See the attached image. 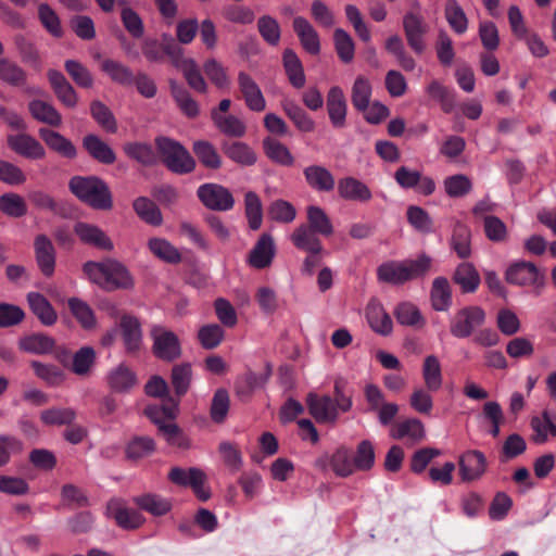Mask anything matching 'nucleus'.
<instances>
[{
    "label": "nucleus",
    "instance_id": "obj_14",
    "mask_svg": "<svg viewBox=\"0 0 556 556\" xmlns=\"http://www.w3.org/2000/svg\"><path fill=\"white\" fill-rule=\"evenodd\" d=\"M237 81L245 106L252 112H263L266 109V100L254 78L241 71L238 73Z\"/></svg>",
    "mask_w": 556,
    "mask_h": 556
},
{
    "label": "nucleus",
    "instance_id": "obj_22",
    "mask_svg": "<svg viewBox=\"0 0 556 556\" xmlns=\"http://www.w3.org/2000/svg\"><path fill=\"white\" fill-rule=\"evenodd\" d=\"M35 257L41 273L50 277L55 267V250L51 240L46 235H39L34 241Z\"/></svg>",
    "mask_w": 556,
    "mask_h": 556
},
{
    "label": "nucleus",
    "instance_id": "obj_20",
    "mask_svg": "<svg viewBox=\"0 0 556 556\" xmlns=\"http://www.w3.org/2000/svg\"><path fill=\"white\" fill-rule=\"evenodd\" d=\"M337 190L339 197L345 201L368 202L372 198L369 187L352 176L340 178Z\"/></svg>",
    "mask_w": 556,
    "mask_h": 556
},
{
    "label": "nucleus",
    "instance_id": "obj_41",
    "mask_svg": "<svg viewBox=\"0 0 556 556\" xmlns=\"http://www.w3.org/2000/svg\"><path fill=\"white\" fill-rule=\"evenodd\" d=\"M132 208L138 217L151 226H161L163 216L157 205L147 197H139L134 200Z\"/></svg>",
    "mask_w": 556,
    "mask_h": 556
},
{
    "label": "nucleus",
    "instance_id": "obj_15",
    "mask_svg": "<svg viewBox=\"0 0 556 556\" xmlns=\"http://www.w3.org/2000/svg\"><path fill=\"white\" fill-rule=\"evenodd\" d=\"M306 405L312 417L319 424H334L338 419L337 405L328 395L311 392L306 396Z\"/></svg>",
    "mask_w": 556,
    "mask_h": 556
},
{
    "label": "nucleus",
    "instance_id": "obj_62",
    "mask_svg": "<svg viewBox=\"0 0 556 556\" xmlns=\"http://www.w3.org/2000/svg\"><path fill=\"white\" fill-rule=\"evenodd\" d=\"M0 211L7 216L18 218L26 214L25 200L17 193H4L0 197Z\"/></svg>",
    "mask_w": 556,
    "mask_h": 556
},
{
    "label": "nucleus",
    "instance_id": "obj_4",
    "mask_svg": "<svg viewBox=\"0 0 556 556\" xmlns=\"http://www.w3.org/2000/svg\"><path fill=\"white\" fill-rule=\"evenodd\" d=\"M155 146L166 167L175 174H189L195 168V161L178 141L168 137L155 139Z\"/></svg>",
    "mask_w": 556,
    "mask_h": 556
},
{
    "label": "nucleus",
    "instance_id": "obj_60",
    "mask_svg": "<svg viewBox=\"0 0 556 556\" xmlns=\"http://www.w3.org/2000/svg\"><path fill=\"white\" fill-rule=\"evenodd\" d=\"M96 351L91 346H83L73 355L72 370L78 376L90 372L96 362Z\"/></svg>",
    "mask_w": 556,
    "mask_h": 556
},
{
    "label": "nucleus",
    "instance_id": "obj_42",
    "mask_svg": "<svg viewBox=\"0 0 556 556\" xmlns=\"http://www.w3.org/2000/svg\"><path fill=\"white\" fill-rule=\"evenodd\" d=\"M263 149L265 155L276 164L292 166L294 163V157L288 147L275 138L266 137L263 140Z\"/></svg>",
    "mask_w": 556,
    "mask_h": 556
},
{
    "label": "nucleus",
    "instance_id": "obj_8",
    "mask_svg": "<svg viewBox=\"0 0 556 556\" xmlns=\"http://www.w3.org/2000/svg\"><path fill=\"white\" fill-rule=\"evenodd\" d=\"M505 279L508 283L519 287L542 289L545 285V275L536 265L528 261L511 263L506 271Z\"/></svg>",
    "mask_w": 556,
    "mask_h": 556
},
{
    "label": "nucleus",
    "instance_id": "obj_33",
    "mask_svg": "<svg viewBox=\"0 0 556 556\" xmlns=\"http://www.w3.org/2000/svg\"><path fill=\"white\" fill-rule=\"evenodd\" d=\"M132 502L140 509L155 517L164 516L172 509V502L168 498L154 493L135 496Z\"/></svg>",
    "mask_w": 556,
    "mask_h": 556
},
{
    "label": "nucleus",
    "instance_id": "obj_19",
    "mask_svg": "<svg viewBox=\"0 0 556 556\" xmlns=\"http://www.w3.org/2000/svg\"><path fill=\"white\" fill-rule=\"evenodd\" d=\"M9 147L18 155L29 160H42L46 157L43 146L28 134L11 135L8 137Z\"/></svg>",
    "mask_w": 556,
    "mask_h": 556
},
{
    "label": "nucleus",
    "instance_id": "obj_16",
    "mask_svg": "<svg viewBox=\"0 0 556 556\" xmlns=\"http://www.w3.org/2000/svg\"><path fill=\"white\" fill-rule=\"evenodd\" d=\"M459 476L463 481L479 480L486 471V458L478 450L466 451L458 459Z\"/></svg>",
    "mask_w": 556,
    "mask_h": 556
},
{
    "label": "nucleus",
    "instance_id": "obj_30",
    "mask_svg": "<svg viewBox=\"0 0 556 556\" xmlns=\"http://www.w3.org/2000/svg\"><path fill=\"white\" fill-rule=\"evenodd\" d=\"M453 281L459 286L462 292L473 293L480 285V275L473 264L460 263L454 270Z\"/></svg>",
    "mask_w": 556,
    "mask_h": 556
},
{
    "label": "nucleus",
    "instance_id": "obj_34",
    "mask_svg": "<svg viewBox=\"0 0 556 556\" xmlns=\"http://www.w3.org/2000/svg\"><path fill=\"white\" fill-rule=\"evenodd\" d=\"M421 374L428 391L437 392L442 388V366L438 356L431 354L425 357Z\"/></svg>",
    "mask_w": 556,
    "mask_h": 556
},
{
    "label": "nucleus",
    "instance_id": "obj_23",
    "mask_svg": "<svg viewBox=\"0 0 556 556\" xmlns=\"http://www.w3.org/2000/svg\"><path fill=\"white\" fill-rule=\"evenodd\" d=\"M327 111L334 128H343L346 122L348 104L342 89L333 86L327 94Z\"/></svg>",
    "mask_w": 556,
    "mask_h": 556
},
{
    "label": "nucleus",
    "instance_id": "obj_25",
    "mask_svg": "<svg viewBox=\"0 0 556 556\" xmlns=\"http://www.w3.org/2000/svg\"><path fill=\"white\" fill-rule=\"evenodd\" d=\"M38 134L51 151L70 160L76 157V147L70 139L64 137L62 134L50 128H40Z\"/></svg>",
    "mask_w": 556,
    "mask_h": 556
},
{
    "label": "nucleus",
    "instance_id": "obj_54",
    "mask_svg": "<svg viewBox=\"0 0 556 556\" xmlns=\"http://www.w3.org/2000/svg\"><path fill=\"white\" fill-rule=\"evenodd\" d=\"M307 220L308 224L306 225L319 235L325 237L332 235L333 226L330 218L321 207L316 205L308 206Z\"/></svg>",
    "mask_w": 556,
    "mask_h": 556
},
{
    "label": "nucleus",
    "instance_id": "obj_63",
    "mask_svg": "<svg viewBox=\"0 0 556 556\" xmlns=\"http://www.w3.org/2000/svg\"><path fill=\"white\" fill-rule=\"evenodd\" d=\"M444 190L451 198H462L468 194L472 189V182L464 174L448 176L443 181Z\"/></svg>",
    "mask_w": 556,
    "mask_h": 556
},
{
    "label": "nucleus",
    "instance_id": "obj_40",
    "mask_svg": "<svg viewBox=\"0 0 556 556\" xmlns=\"http://www.w3.org/2000/svg\"><path fill=\"white\" fill-rule=\"evenodd\" d=\"M282 60L290 84L296 89L303 88L306 83V78L302 62L296 53L291 49H286Z\"/></svg>",
    "mask_w": 556,
    "mask_h": 556
},
{
    "label": "nucleus",
    "instance_id": "obj_21",
    "mask_svg": "<svg viewBox=\"0 0 556 556\" xmlns=\"http://www.w3.org/2000/svg\"><path fill=\"white\" fill-rule=\"evenodd\" d=\"M74 232L85 244L92 245L103 251H111L114 248L112 240L106 233L94 225L81 222L77 223L74 226Z\"/></svg>",
    "mask_w": 556,
    "mask_h": 556
},
{
    "label": "nucleus",
    "instance_id": "obj_5",
    "mask_svg": "<svg viewBox=\"0 0 556 556\" xmlns=\"http://www.w3.org/2000/svg\"><path fill=\"white\" fill-rule=\"evenodd\" d=\"M486 319L484 309L477 305H469L455 312L450 320L451 334L457 339L472 336Z\"/></svg>",
    "mask_w": 556,
    "mask_h": 556
},
{
    "label": "nucleus",
    "instance_id": "obj_17",
    "mask_svg": "<svg viewBox=\"0 0 556 556\" xmlns=\"http://www.w3.org/2000/svg\"><path fill=\"white\" fill-rule=\"evenodd\" d=\"M125 351L135 354L142 348V328L139 319L132 315H123L118 324Z\"/></svg>",
    "mask_w": 556,
    "mask_h": 556
},
{
    "label": "nucleus",
    "instance_id": "obj_59",
    "mask_svg": "<svg viewBox=\"0 0 556 556\" xmlns=\"http://www.w3.org/2000/svg\"><path fill=\"white\" fill-rule=\"evenodd\" d=\"M170 379L175 393L178 396L185 395L189 390L192 379L191 365L188 363L175 365L172 369Z\"/></svg>",
    "mask_w": 556,
    "mask_h": 556
},
{
    "label": "nucleus",
    "instance_id": "obj_64",
    "mask_svg": "<svg viewBox=\"0 0 556 556\" xmlns=\"http://www.w3.org/2000/svg\"><path fill=\"white\" fill-rule=\"evenodd\" d=\"M429 97L440 102L442 110L450 113L455 105L454 92L443 86L439 80H432L427 87Z\"/></svg>",
    "mask_w": 556,
    "mask_h": 556
},
{
    "label": "nucleus",
    "instance_id": "obj_32",
    "mask_svg": "<svg viewBox=\"0 0 556 556\" xmlns=\"http://www.w3.org/2000/svg\"><path fill=\"white\" fill-rule=\"evenodd\" d=\"M391 437L396 440L406 439L412 443L421 441L425 435L424 424L417 418H409L395 424L390 432Z\"/></svg>",
    "mask_w": 556,
    "mask_h": 556
},
{
    "label": "nucleus",
    "instance_id": "obj_38",
    "mask_svg": "<svg viewBox=\"0 0 556 556\" xmlns=\"http://www.w3.org/2000/svg\"><path fill=\"white\" fill-rule=\"evenodd\" d=\"M31 116L43 124L52 127H59L62 124V116L58 110L49 102L42 100H33L28 104Z\"/></svg>",
    "mask_w": 556,
    "mask_h": 556
},
{
    "label": "nucleus",
    "instance_id": "obj_58",
    "mask_svg": "<svg viewBox=\"0 0 556 556\" xmlns=\"http://www.w3.org/2000/svg\"><path fill=\"white\" fill-rule=\"evenodd\" d=\"M334 48L343 63H351L354 59L355 45L348 31L337 28L333 31Z\"/></svg>",
    "mask_w": 556,
    "mask_h": 556
},
{
    "label": "nucleus",
    "instance_id": "obj_28",
    "mask_svg": "<svg viewBox=\"0 0 556 556\" xmlns=\"http://www.w3.org/2000/svg\"><path fill=\"white\" fill-rule=\"evenodd\" d=\"M366 317L370 328L380 336H389L393 330V321L383 306L376 300L368 303Z\"/></svg>",
    "mask_w": 556,
    "mask_h": 556
},
{
    "label": "nucleus",
    "instance_id": "obj_51",
    "mask_svg": "<svg viewBox=\"0 0 556 556\" xmlns=\"http://www.w3.org/2000/svg\"><path fill=\"white\" fill-rule=\"evenodd\" d=\"M371 84L368 78L358 75L352 87L351 100L353 106L359 111L365 112L371 98Z\"/></svg>",
    "mask_w": 556,
    "mask_h": 556
},
{
    "label": "nucleus",
    "instance_id": "obj_2",
    "mask_svg": "<svg viewBox=\"0 0 556 556\" xmlns=\"http://www.w3.org/2000/svg\"><path fill=\"white\" fill-rule=\"evenodd\" d=\"M431 258L421 255L416 260L388 261L377 268L379 281L390 285H403L424 276L430 268Z\"/></svg>",
    "mask_w": 556,
    "mask_h": 556
},
{
    "label": "nucleus",
    "instance_id": "obj_46",
    "mask_svg": "<svg viewBox=\"0 0 556 556\" xmlns=\"http://www.w3.org/2000/svg\"><path fill=\"white\" fill-rule=\"evenodd\" d=\"M281 106L286 115L293 122L300 131L311 132L315 129V122L294 101L285 100L281 102Z\"/></svg>",
    "mask_w": 556,
    "mask_h": 556
},
{
    "label": "nucleus",
    "instance_id": "obj_47",
    "mask_svg": "<svg viewBox=\"0 0 556 556\" xmlns=\"http://www.w3.org/2000/svg\"><path fill=\"white\" fill-rule=\"evenodd\" d=\"M228 159L241 166H252L257 161L255 151L245 142L236 141L224 147Z\"/></svg>",
    "mask_w": 556,
    "mask_h": 556
},
{
    "label": "nucleus",
    "instance_id": "obj_43",
    "mask_svg": "<svg viewBox=\"0 0 556 556\" xmlns=\"http://www.w3.org/2000/svg\"><path fill=\"white\" fill-rule=\"evenodd\" d=\"M329 466L336 476L346 478L356 470L351 451L341 446L329 457Z\"/></svg>",
    "mask_w": 556,
    "mask_h": 556
},
{
    "label": "nucleus",
    "instance_id": "obj_57",
    "mask_svg": "<svg viewBox=\"0 0 556 556\" xmlns=\"http://www.w3.org/2000/svg\"><path fill=\"white\" fill-rule=\"evenodd\" d=\"M123 150L128 157L146 166L153 165L156 161L152 147L144 142H127Z\"/></svg>",
    "mask_w": 556,
    "mask_h": 556
},
{
    "label": "nucleus",
    "instance_id": "obj_24",
    "mask_svg": "<svg viewBox=\"0 0 556 556\" xmlns=\"http://www.w3.org/2000/svg\"><path fill=\"white\" fill-rule=\"evenodd\" d=\"M110 389L117 393L130 391L138 383L137 375L126 364H118L106 375Z\"/></svg>",
    "mask_w": 556,
    "mask_h": 556
},
{
    "label": "nucleus",
    "instance_id": "obj_11",
    "mask_svg": "<svg viewBox=\"0 0 556 556\" xmlns=\"http://www.w3.org/2000/svg\"><path fill=\"white\" fill-rule=\"evenodd\" d=\"M168 479L175 484L190 486L202 502L207 501L211 496L210 491L204 488L206 476L199 468L192 467L186 470L180 467H174L168 473Z\"/></svg>",
    "mask_w": 556,
    "mask_h": 556
},
{
    "label": "nucleus",
    "instance_id": "obj_39",
    "mask_svg": "<svg viewBox=\"0 0 556 556\" xmlns=\"http://www.w3.org/2000/svg\"><path fill=\"white\" fill-rule=\"evenodd\" d=\"M101 71L115 84L124 87L132 86L134 73L131 68L119 61L112 59L103 60L101 63Z\"/></svg>",
    "mask_w": 556,
    "mask_h": 556
},
{
    "label": "nucleus",
    "instance_id": "obj_52",
    "mask_svg": "<svg viewBox=\"0 0 556 556\" xmlns=\"http://www.w3.org/2000/svg\"><path fill=\"white\" fill-rule=\"evenodd\" d=\"M445 18L451 28L458 35L468 29V18L456 0H446L444 9Z\"/></svg>",
    "mask_w": 556,
    "mask_h": 556
},
{
    "label": "nucleus",
    "instance_id": "obj_7",
    "mask_svg": "<svg viewBox=\"0 0 556 556\" xmlns=\"http://www.w3.org/2000/svg\"><path fill=\"white\" fill-rule=\"evenodd\" d=\"M152 352L164 362H173L181 356L179 338L173 331L161 325H153L150 330Z\"/></svg>",
    "mask_w": 556,
    "mask_h": 556
},
{
    "label": "nucleus",
    "instance_id": "obj_1",
    "mask_svg": "<svg viewBox=\"0 0 556 556\" xmlns=\"http://www.w3.org/2000/svg\"><path fill=\"white\" fill-rule=\"evenodd\" d=\"M84 273L91 282L106 291L130 289L134 286L129 270L115 260L89 261L84 264Z\"/></svg>",
    "mask_w": 556,
    "mask_h": 556
},
{
    "label": "nucleus",
    "instance_id": "obj_50",
    "mask_svg": "<svg viewBox=\"0 0 556 556\" xmlns=\"http://www.w3.org/2000/svg\"><path fill=\"white\" fill-rule=\"evenodd\" d=\"M67 304L71 313L84 329L90 330L97 326L94 313L85 301L78 298H71Z\"/></svg>",
    "mask_w": 556,
    "mask_h": 556
},
{
    "label": "nucleus",
    "instance_id": "obj_9",
    "mask_svg": "<svg viewBox=\"0 0 556 556\" xmlns=\"http://www.w3.org/2000/svg\"><path fill=\"white\" fill-rule=\"evenodd\" d=\"M105 516L113 519L115 523L124 530L138 529L146 521V518L140 511L128 507L126 502L121 497L111 498L106 503Z\"/></svg>",
    "mask_w": 556,
    "mask_h": 556
},
{
    "label": "nucleus",
    "instance_id": "obj_49",
    "mask_svg": "<svg viewBox=\"0 0 556 556\" xmlns=\"http://www.w3.org/2000/svg\"><path fill=\"white\" fill-rule=\"evenodd\" d=\"M192 150L200 163L210 169H218L222 166V157L216 148L208 141L198 140L193 142Z\"/></svg>",
    "mask_w": 556,
    "mask_h": 556
},
{
    "label": "nucleus",
    "instance_id": "obj_3",
    "mask_svg": "<svg viewBox=\"0 0 556 556\" xmlns=\"http://www.w3.org/2000/svg\"><path fill=\"white\" fill-rule=\"evenodd\" d=\"M71 191L85 203L98 210L112 207V195L108 185L97 177H73Z\"/></svg>",
    "mask_w": 556,
    "mask_h": 556
},
{
    "label": "nucleus",
    "instance_id": "obj_13",
    "mask_svg": "<svg viewBox=\"0 0 556 556\" xmlns=\"http://www.w3.org/2000/svg\"><path fill=\"white\" fill-rule=\"evenodd\" d=\"M394 180L403 189H416L422 195H430L435 190V182L429 176L407 166H400L394 173Z\"/></svg>",
    "mask_w": 556,
    "mask_h": 556
},
{
    "label": "nucleus",
    "instance_id": "obj_35",
    "mask_svg": "<svg viewBox=\"0 0 556 556\" xmlns=\"http://www.w3.org/2000/svg\"><path fill=\"white\" fill-rule=\"evenodd\" d=\"M530 426L533 430L532 441L536 444H544L549 434L556 437V416L553 418L547 410L532 417Z\"/></svg>",
    "mask_w": 556,
    "mask_h": 556
},
{
    "label": "nucleus",
    "instance_id": "obj_53",
    "mask_svg": "<svg viewBox=\"0 0 556 556\" xmlns=\"http://www.w3.org/2000/svg\"><path fill=\"white\" fill-rule=\"evenodd\" d=\"M470 239L471 232L467 226L463 224L455 225L451 238V247L458 257L468 258L471 255Z\"/></svg>",
    "mask_w": 556,
    "mask_h": 556
},
{
    "label": "nucleus",
    "instance_id": "obj_37",
    "mask_svg": "<svg viewBox=\"0 0 556 556\" xmlns=\"http://www.w3.org/2000/svg\"><path fill=\"white\" fill-rule=\"evenodd\" d=\"M150 252L159 260L168 264H178L182 256L179 250L164 238L154 237L148 240Z\"/></svg>",
    "mask_w": 556,
    "mask_h": 556
},
{
    "label": "nucleus",
    "instance_id": "obj_29",
    "mask_svg": "<svg viewBox=\"0 0 556 556\" xmlns=\"http://www.w3.org/2000/svg\"><path fill=\"white\" fill-rule=\"evenodd\" d=\"M293 29L306 52L313 55H317L320 52L319 36L306 18L302 16L295 17L293 20Z\"/></svg>",
    "mask_w": 556,
    "mask_h": 556
},
{
    "label": "nucleus",
    "instance_id": "obj_36",
    "mask_svg": "<svg viewBox=\"0 0 556 556\" xmlns=\"http://www.w3.org/2000/svg\"><path fill=\"white\" fill-rule=\"evenodd\" d=\"M83 144L90 156L102 164H113L116 160L113 149L96 135L86 136Z\"/></svg>",
    "mask_w": 556,
    "mask_h": 556
},
{
    "label": "nucleus",
    "instance_id": "obj_55",
    "mask_svg": "<svg viewBox=\"0 0 556 556\" xmlns=\"http://www.w3.org/2000/svg\"><path fill=\"white\" fill-rule=\"evenodd\" d=\"M178 412V401L167 397L162 405H151L144 410L146 415L156 426L166 419H175Z\"/></svg>",
    "mask_w": 556,
    "mask_h": 556
},
{
    "label": "nucleus",
    "instance_id": "obj_31",
    "mask_svg": "<svg viewBox=\"0 0 556 556\" xmlns=\"http://www.w3.org/2000/svg\"><path fill=\"white\" fill-rule=\"evenodd\" d=\"M28 305L34 315L45 326H52L58 319L55 309L51 303L39 292H29L27 294Z\"/></svg>",
    "mask_w": 556,
    "mask_h": 556
},
{
    "label": "nucleus",
    "instance_id": "obj_27",
    "mask_svg": "<svg viewBox=\"0 0 556 556\" xmlns=\"http://www.w3.org/2000/svg\"><path fill=\"white\" fill-rule=\"evenodd\" d=\"M306 184L319 192H330L334 189L336 179L331 172L321 165H309L304 168Z\"/></svg>",
    "mask_w": 556,
    "mask_h": 556
},
{
    "label": "nucleus",
    "instance_id": "obj_18",
    "mask_svg": "<svg viewBox=\"0 0 556 556\" xmlns=\"http://www.w3.org/2000/svg\"><path fill=\"white\" fill-rule=\"evenodd\" d=\"M276 255L274 238L263 233L248 255V264L255 269H264L271 265Z\"/></svg>",
    "mask_w": 556,
    "mask_h": 556
},
{
    "label": "nucleus",
    "instance_id": "obj_61",
    "mask_svg": "<svg viewBox=\"0 0 556 556\" xmlns=\"http://www.w3.org/2000/svg\"><path fill=\"white\" fill-rule=\"evenodd\" d=\"M20 348L33 354H47L52 352L54 340L45 334H33L20 341Z\"/></svg>",
    "mask_w": 556,
    "mask_h": 556
},
{
    "label": "nucleus",
    "instance_id": "obj_48",
    "mask_svg": "<svg viewBox=\"0 0 556 556\" xmlns=\"http://www.w3.org/2000/svg\"><path fill=\"white\" fill-rule=\"evenodd\" d=\"M170 93L177 106L186 116L194 118L199 115V104L185 87L175 81H170Z\"/></svg>",
    "mask_w": 556,
    "mask_h": 556
},
{
    "label": "nucleus",
    "instance_id": "obj_6",
    "mask_svg": "<svg viewBox=\"0 0 556 556\" xmlns=\"http://www.w3.org/2000/svg\"><path fill=\"white\" fill-rule=\"evenodd\" d=\"M403 30L409 48L418 55L427 49V36L430 25L419 11H408L404 14Z\"/></svg>",
    "mask_w": 556,
    "mask_h": 556
},
{
    "label": "nucleus",
    "instance_id": "obj_12",
    "mask_svg": "<svg viewBox=\"0 0 556 556\" xmlns=\"http://www.w3.org/2000/svg\"><path fill=\"white\" fill-rule=\"evenodd\" d=\"M197 194L201 202L210 210L229 211L235 205L231 192L217 184H204L198 188Z\"/></svg>",
    "mask_w": 556,
    "mask_h": 556
},
{
    "label": "nucleus",
    "instance_id": "obj_44",
    "mask_svg": "<svg viewBox=\"0 0 556 556\" xmlns=\"http://www.w3.org/2000/svg\"><path fill=\"white\" fill-rule=\"evenodd\" d=\"M211 118L219 131L226 136L239 138L245 134L244 123L235 115H222L218 111H211Z\"/></svg>",
    "mask_w": 556,
    "mask_h": 556
},
{
    "label": "nucleus",
    "instance_id": "obj_10",
    "mask_svg": "<svg viewBox=\"0 0 556 556\" xmlns=\"http://www.w3.org/2000/svg\"><path fill=\"white\" fill-rule=\"evenodd\" d=\"M166 52L172 59L174 65L182 72L188 85L198 92H206L207 84L204 80L195 61L190 58H184L182 49L179 47H174L173 49L167 47Z\"/></svg>",
    "mask_w": 556,
    "mask_h": 556
},
{
    "label": "nucleus",
    "instance_id": "obj_26",
    "mask_svg": "<svg viewBox=\"0 0 556 556\" xmlns=\"http://www.w3.org/2000/svg\"><path fill=\"white\" fill-rule=\"evenodd\" d=\"M318 232L309 228L306 224L298 226L290 236L293 245L306 253H323V244Z\"/></svg>",
    "mask_w": 556,
    "mask_h": 556
},
{
    "label": "nucleus",
    "instance_id": "obj_45",
    "mask_svg": "<svg viewBox=\"0 0 556 556\" xmlns=\"http://www.w3.org/2000/svg\"><path fill=\"white\" fill-rule=\"evenodd\" d=\"M431 304L438 312H445L452 305V292L445 277H437L431 288Z\"/></svg>",
    "mask_w": 556,
    "mask_h": 556
},
{
    "label": "nucleus",
    "instance_id": "obj_56",
    "mask_svg": "<svg viewBox=\"0 0 556 556\" xmlns=\"http://www.w3.org/2000/svg\"><path fill=\"white\" fill-rule=\"evenodd\" d=\"M245 216L249 227L252 230H257L263 222V208L260 197L253 192L248 191L244 197Z\"/></svg>",
    "mask_w": 556,
    "mask_h": 556
}]
</instances>
